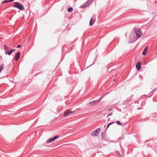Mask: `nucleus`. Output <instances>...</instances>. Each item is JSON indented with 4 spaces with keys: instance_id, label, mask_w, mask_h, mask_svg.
I'll use <instances>...</instances> for the list:
<instances>
[{
    "instance_id": "11",
    "label": "nucleus",
    "mask_w": 157,
    "mask_h": 157,
    "mask_svg": "<svg viewBox=\"0 0 157 157\" xmlns=\"http://www.w3.org/2000/svg\"><path fill=\"white\" fill-rule=\"evenodd\" d=\"M94 21H93V18L92 17L89 23V25L91 26L94 23Z\"/></svg>"
},
{
    "instance_id": "23",
    "label": "nucleus",
    "mask_w": 157,
    "mask_h": 157,
    "mask_svg": "<svg viewBox=\"0 0 157 157\" xmlns=\"http://www.w3.org/2000/svg\"><path fill=\"white\" fill-rule=\"evenodd\" d=\"M21 45H18L17 46V48H20V47H21Z\"/></svg>"
},
{
    "instance_id": "26",
    "label": "nucleus",
    "mask_w": 157,
    "mask_h": 157,
    "mask_svg": "<svg viewBox=\"0 0 157 157\" xmlns=\"http://www.w3.org/2000/svg\"><path fill=\"white\" fill-rule=\"evenodd\" d=\"M9 0V2H12L14 0Z\"/></svg>"
},
{
    "instance_id": "22",
    "label": "nucleus",
    "mask_w": 157,
    "mask_h": 157,
    "mask_svg": "<svg viewBox=\"0 0 157 157\" xmlns=\"http://www.w3.org/2000/svg\"><path fill=\"white\" fill-rule=\"evenodd\" d=\"M157 89V88L156 87L155 89H154L153 90V92H154Z\"/></svg>"
},
{
    "instance_id": "19",
    "label": "nucleus",
    "mask_w": 157,
    "mask_h": 157,
    "mask_svg": "<svg viewBox=\"0 0 157 157\" xmlns=\"http://www.w3.org/2000/svg\"><path fill=\"white\" fill-rule=\"evenodd\" d=\"M9 0H5V1H3L2 3H8V2H9Z\"/></svg>"
},
{
    "instance_id": "27",
    "label": "nucleus",
    "mask_w": 157,
    "mask_h": 157,
    "mask_svg": "<svg viewBox=\"0 0 157 157\" xmlns=\"http://www.w3.org/2000/svg\"><path fill=\"white\" fill-rule=\"evenodd\" d=\"M101 136H103V132H102L101 133Z\"/></svg>"
},
{
    "instance_id": "20",
    "label": "nucleus",
    "mask_w": 157,
    "mask_h": 157,
    "mask_svg": "<svg viewBox=\"0 0 157 157\" xmlns=\"http://www.w3.org/2000/svg\"><path fill=\"white\" fill-rule=\"evenodd\" d=\"M102 97H103V96H101L100 98V99L98 100V101H99V102H100V101L101 100Z\"/></svg>"
},
{
    "instance_id": "7",
    "label": "nucleus",
    "mask_w": 157,
    "mask_h": 157,
    "mask_svg": "<svg viewBox=\"0 0 157 157\" xmlns=\"http://www.w3.org/2000/svg\"><path fill=\"white\" fill-rule=\"evenodd\" d=\"M20 55L21 53L19 52L16 53L14 57V60L16 61H17L20 57Z\"/></svg>"
},
{
    "instance_id": "5",
    "label": "nucleus",
    "mask_w": 157,
    "mask_h": 157,
    "mask_svg": "<svg viewBox=\"0 0 157 157\" xmlns=\"http://www.w3.org/2000/svg\"><path fill=\"white\" fill-rule=\"evenodd\" d=\"M100 130L99 128H97L94 131H93L91 132V135L92 136H97L98 133L99 131Z\"/></svg>"
},
{
    "instance_id": "8",
    "label": "nucleus",
    "mask_w": 157,
    "mask_h": 157,
    "mask_svg": "<svg viewBox=\"0 0 157 157\" xmlns=\"http://www.w3.org/2000/svg\"><path fill=\"white\" fill-rule=\"evenodd\" d=\"M136 68L137 70H139L141 68L140 66V62H138L136 64Z\"/></svg>"
},
{
    "instance_id": "14",
    "label": "nucleus",
    "mask_w": 157,
    "mask_h": 157,
    "mask_svg": "<svg viewBox=\"0 0 157 157\" xmlns=\"http://www.w3.org/2000/svg\"><path fill=\"white\" fill-rule=\"evenodd\" d=\"M93 2L92 0H88L86 3L88 6H89Z\"/></svg>"
},
{
    "instance_id": "17",
    "label": "nucleus",
    "mask_w": 157,
    "mask_h": 157,
    "mask_svg": "<svg viewBox=\"0 0 157 157\" xmlns=\"http://www.w3.org/2000/svg\"><path fill=\"white\" fill-rule=\"evenodd\" d=\"M73 10V8L71 7V8H69L68 9V10L69 12H72V11Z\"/></svg>"
},
{
    "instance_id": "2",
    "label": "nucleus",
    "mask_w": 157,
    "mask_h": 157,
    "mask_svg": "<svg viewBox=\"0 0 157 157\" xmlns=\"http://www.w3.org/2000/svg\"><path fill=\"white\" fill-rule=\"evenodd\" d=\"M13 6L16 7L21 10H24V8L23 5L17 2H14V5Z\"/></svg>"
},
{
    "instance_id": "21",
    "label": "nucleus",
    "mask_w": 157,
    "mask_h": 157,
    "mask_svg": "<svg viewBox=\"0 0 157 157\" xmlns=\"http://www.w3.org/2000/svg\"><path fill=\"white\" fill-rule=\"evenodd\" d=\"M113 113H111L109 114H108V115L107 117H108L109 116H110L111 115H112Z\"/></svg>"
},
{
    "instance_id": "18",
    "label": "nucleus",
    "mask_w": 157,
    "mask_h": 157,
    "mask_svg": "<svg viewBox=\"0 0 157 157\" xmlns=\"http://www.w3.org/2000/svg\"><path fill=\"white\" fill-rule=\"evenodd\" d=\"M116 123L118 125H122V124L121 123V122L119 121H117L116 122Z\"/></svg>"
},
{
    "instance_id": "29",
    "label": "nucleus",
    "mask_w": 157,
    "mask_h": 157,
    "mask_svg": "<svg viewBox=\"0 0 157 157\" xmlns=\"http://www.w3.org/2000/svg\"><path fill=\"white\" fill-rule=\"evenodd\" d=\"M92 64H92L91 65H90V66H92Z\"/></svg>"
},
{
    "instance_id": "12",
    "label": "nucleus",
    "mask_w": 157,
    "mask_h": 157,
    "mask_svg": "<svg viewBox=\"0 0 157 157\" xmlns=\"http://www.w3.org/2000/svg\"><path fill=\"white\" fill-rule=\"evenodd\" d=\"M88 6L87 5V4H86V3H85V4L81 5L80 6V8L83 9V8H85L87 7Z\"/></svg>"
},
{
    "instance_id": "9",
    "label": "nucleus",
    "mask_w": 157,
    "mask_h": 157,
    "mask_svg": "<svg viewBox=\"0 0 157 157\" xmlns=\"http://www.w3.org/2000/svg\"><path fill=\"white\" fill-rule=\"evenodd\" d=\"M74 112V111H71L70 110H68L64 114V116L66 117L67 116L70 115V114L73 113Z\"/></svg>"
},
{
    "instance_id": "16",
    "label": "nucleus",
    "mask_w": 157,
    "mask_h": 157,
    "mask_svg": "<svg viewBox=\"0 0 157 157\" xmlns=\"http://www.w3.org/2000/svg\"><path fill=\"white\" fill-rule=\"evenodd\" d=\"M114 123V122H110L109 123L107 124L106 129H107L108 128V127L110 126V125L111 124Z\"/></svg>"
},
{
    "instance_id": "15",
    "label": "nucleus",
    "mask_w": 157,
    "mask_h": 157,
    "mask_svg": "<svg viewBox=\"0 0 157 157\" xmlns=\"http://www.w3.org/2000/svg\"><path fill=\"white\" fill-rule=\"evenodd\" d=\"M3 67L4 65L3 64H2L0 65V73L2 71V70L3 69Z\"/></svg>"
},
{
    "instance_id": "24",
    "label": "nucleus",
    "mask_w": 157,
    "mask_h": 157,
    "mask_svg": "<svg viewBox=\"0 0 157 157\" xmlns=\"http://www.w3.org/2000/svg\"><path fill=\"white\" fill-rule=\"evenodd\" d=\"M6 51H8L9 49L8 48V47L7 46V48H6Z\"/></svg>"
},
{
    "instance_id": "25",
    "label": "nucleus",
    "mask_w": 157,
    "mask_h": 157,
    "mask_svg": "<svg viewBox=\"0 0 157 157\" xmlns=\"http://www.w3.org/2000/svg\"><path fill=\"white\" fill-rule=\"evenodd\" d=\"M6 51H8L9 49L8 48V47L7 46V48H6Z\"/></svg>"
},
{
    "instance_id": "30",
    "label": "nucleus",
    "mask_w": 157,
    "mask_h": 157,
    "mask_svg": "<svg viewBox=\"0 0 157 157\" xmlns=\"http://www.w3.org/2000/svg\"><path fill=\"white\" fill-rule=\"evenodd\" d=\"M140 109V108H139L138 109Z\"/></svg>"
},
{
    "instance_id": "28",
    "label": "nucleus",
    "mask_w": 157,
    "mask_h": 157,
    "mask_svg": "<svg viewBox=\"0 0 157 157\" xmlns=\"http://www.w3.org/2000/svg\"><path fill=\"white\" fill-rule=\"evenodd\" d=\"M111 110V109H109V111Z\"/></svg>"
},
{
    "instance_id": "13",
    "label": "nucleus",
    "mask_w": 157,
    "mask_h": 157,
    "mask_svg": "<svg viewBox=\"0 0 157 157\" xmlns=\"http://www.w3.org/2000/svg\"><path fill=\"white\" fill-rule=\"evenodd\" d=\"M132 96H131L127 99V101L125 102L124 104H126V102H128V101H130L132 99Z\"/></svg>"
},
{
    "instance_id": "1",
    "label": "nucleus",
    "mask_w": 157,
    "mask_h": 157,
    "mask_svg": "<svg viewBox=\"0 0 157 157\" xmlns=\"http://www.w3.org/2000/svg\"><path fill=\"white\" fill-rule=\"evenodd\" d=\"M135 33L133 35V37L134 38L132 39L131 37V39L132 41H134L137 40L138 38H140L142 34V32L139 29H135L134 30Z\"/></svg>"
},
{
    "instance_id": "6",
    "label": "nucleus",
    "mask_w": 157,
    "mask_h": 157,
    "mask_svg": "<svg viewBox=\"0 0 157 157\" xmlns=\"http://www.w3.org/2000/svg\"><path fill=\"white\" fill-rule=\"evenodd\" d=\"M99 102V101H98V100H96L93 101L92 102H90L88 104L89 106L90 105H95L97 104Z\"/></svg>"
},
{
    "instance_id": "4",
    "label": "nucleus",
    "mask_w": 157,
    "mask_h": 157,
    "mask_svg": "<svg viewBox=\"0 0 157 157\" xmlns=\"http://www.w3.org/2000/svg\"><path fill=\"white\" fill-rule=\"evenodd\" d=\"M4 50H5V54L6 55H10L15 50V49H12L10 50V51H6V48H7V46L5 45L4 46Z\"/></svg>"
},
{
    "instance_id": "10",
    "label": "nucleus",
    "mask_w": 157,
    "mask_h": 157,
    "mask_svg": "<svg viewBox=\"0 0 157 157\" xmlns=\"http://www.w3.org/2000/svg\"><path fill=\"white\" fill-rule=\"evenodd\" d=\"M148 49V47H145V48L144 49V51L142 53V55H143L144 56L145 55L147 54V51Z\"/></svg>"
},
{
    "instance_id": "3",
    "label": "nucleus",
    "mask_w": 157,
    "mask_h": 157,
    "mask_svg": "<svg viewBox=\"0 0 157 157\" xmlns=\"http://www.w3.org/2000/svg\"><path fill=\"white\" fill-rule=\"evenodd\" d=\"M59 137V136L57 135L56 136H54L53 138H51L48 139L47 141H46V143H52V142L54 141L55 140H56V139L58 138Z\"/></svg>"
}]
</instances>
